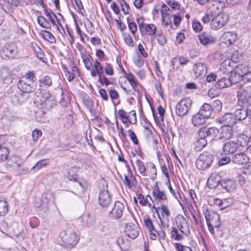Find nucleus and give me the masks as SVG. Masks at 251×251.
<instances>
[{
	"label": "nucleus",
	"mask_w": 251,
	"mask_h": 251,
	"mask_svg": "<svg viewBox=\"0 0 251 251\" xmlns=\"http://www.w3.org/2000/svg\"><path fill=\"white\" fill-rule=\"evenodd\" d=\"M27 80H20L18 82V86L19 90L24 93H30L36 89V84L34 82H27Z\"/></svg>",
	"instance_id": "10"
},
{
	"label": "nucleus",
	"mask_w": 251,
	"mask_h": 251,
	"mask_svg": "<svg viewBox=\"0 0 251 251\" xmlns=\"http://www.w3.org/2000/svg\"><path fill=\"white\" fill-rule=\"evenodd\" d=\"M248 160H249V159L247 155L243 152L237 153L234 154L231 158L232 162L238 165L243 164Z\"/></svg>",
	"instance_id": "24"
},
{
	"label": "nucleus",
	"mask_w": 251,
	"mask_h": 251,
	"mask_svg": "<svg viewBox=\"0 0 251 251\" xmlns=\"http://www.w3.org/2000/svg\"><path fill=\"white\" fill-rule=\"evenodd\" d=\"M192 105V100L186 98L179 101L176 106V112L177 116L181 117L187 114Z\"/></svg>",
	"instance_id": "6"
},
{
	"label": "nucleus",
	"mask_w": 251,
	"mask_h": 251,
	"mask_svg": "<svg viewBox=\"0 0 251 251\" xmlns=\"http://www.w3.org/2000/svg\"><path fill=\"white\" fill-rule=\"evenodd\" d=\"M144 223L145 226L148 228L150 231L155 230L152 222L150 217L146 215L143 217Z\"/></svg>",
	"instance_id": "40"
},
{
	"label": "nucleus",
	"mask_w": 251,
	"mask_h": 251,
	"mask_svg": "<svg viewBox=\"0 0 251 251\" xmlns=\"http://www.w3.org/2000/svg\"><path fill=\"white\" fill-rule=\"evenodd\" d=\"M228 17L224 13H219L215 17H213L210 23V26L212 29L216 30L223 27L227 23Z\"/></svg>",
	"instance_id": "8"
},
{
	"label": "nucleus",
	"mask_w": 251,
	"mask_h": 251,
	"mask_svg": "<svg viewBox=\"0 0 251 251\" xmlns=\"http://www.w3.org/2000/svg\"><path fill=\"white\" fill-rule=\"evenodd\" d=\"M59 237L61 239V245L68 249H72L75 247L78 242V238L75 232H72L68 233L65 231L61 232Z\"/></svg>",
	"instance_id": "2"
},
{
	"label": "nucleus",
	"mask_w": 251,
	"mask_h": 251,
	"mask_svg": "<svg viewBox=\"0 0 251 251\" xmlns=\"http://www.w3.org/2000/svg\"><path fill=\"white\" fill-rule=\"evenodd\" d=\"M9 151L6 148H0V162H2L6 160Z\"/></svg>",
	"instance_id": "43"
},
{
	"label": "nucleus",
	"mask_w": 251,
	"mask_h": 251,
	"mask_svg": "<svg viewBox=\"0 0 251 251\" xmlns=\"http://www.w3.org/2000/svg\"><path fill=\"white\" fill-rule=\"evenodd\" d=\"M236 121H242L246 119L248 117L245 108L237 109L233 113Z\"/></svg>",
	"instance_id": "32"
},
{
	"label": "nucleus",
	"mask_w": 251,
	"mask_h": 251,
	"mask_svg": "<svg viewBox=\"0 0 251 251\" xmlns=\"http://www.w3.org/2000/svg\"><path fill=\"white\" fill-rule=\"evenodd\" d=\"M111 196L107 190L101 191L99 194L98 202L100 205L103 207H106L111 203Z\"/></svg>",
	"instance_id": "11"
},
{
	"label": "nucleus",
	"mask_w": 251,
	"mask_h": 251,
	"mask_svg": "<svg viewBox=\"0 0 251 251\" xmlns=\"http://www.w3.org/2000/svg\"><path fill=\"white\" fill-rule=\"evenodd\" d=\"M104 71L107 75H112L114 74L113 69L110 64L106 63Z\"/></svg>",
	"instance_id": "64"
},
{
	"label": "nucleus",
	"mask_w": 251,
	"mask_h": 251,
	"mask_svg": "<svg viewBox=\"0 0 251 251\" xmlns=\"http://www.w3.org/2000/svg\"><path fill=\"white\" fill-rule=\"evenodd\" d=\"M200 43L204 46L211 44L215 42V39L211 35L206 33H202L199 35Z\"/></svg>",
	"instance_id": "25"
},
{
	"label": "nucleus",
	"mask_w": 251,
	"mask_h": 251,
	"mask_svg": "<svg viewBox=\"0 0 251 251\" xmlns=\"http://www.w3.org/2000/svg\"><path fill=\"white\" fill-rule=\"evenodd\" d=\"M211 106L213 107V110L217 112H219L222 107V102L218 100H216L213 101L212 106Z\"/></svg>",
	"instance_id": "52"
},
{
	"label": "nucleus",
	"mask_w": 251,
	"mask_h": 251,
	"mask_svg": "<svg viewBox=\"0 0 251 251\" xmlns=\"http://www.w3.org/2000/svg\"><path fill=\"white\" fill-rule=\"evenodd\" d=\"M74 1L77 8L78 12L80 13L82 16H84L85 10L83 8V6L81 0H74Z\"/></svg>",
	"instance_id": "46"
},
{
	"label": "nucleus",
	"mask_w": 251,
	"mask_h": 251,
	"mask_svg": "<svg viewBox=\"0 0 251 251\" xmlns=\"http://www.w3.org/2000/svg\"><path fill=\"white\" fill-rule=\"evenodd\" d=\"M80 220L82 225L85 227L93 226L95 223V217L90 213H86L83 214L80 217Z\"/></svg>",
	"instance_id": "17"
},
{
	"label": "nucleus",
	"mask_w": 251,
	"mask_h": 251,
	"mask_svg": "<svg viewBox=\"0 0 251 251\" xmlns=\"http://www.w3.org/2000/svg\"><path fill=\"white\" fill-rule=\"evenodd\" d=\"M213 14L211 13H206L202 18L201 21L204 24H208L213 18Z\"/></svg>",
	"instance_id": "57"
},
{
	"label": "nucleus",
	"mask_w": 251,
	"mask_h": 251,
	"mask_svg": "<svg viewBox=\"0 0 251 251\" xmlns=\"http://www.w3.org/2000/svg\"><path fill=\"white\" fill-rule=\"evenodd\" d=\"M192 27L194 30L198 32L202 30V26L200 22L194 21L192 23Z\"/></svg>",
	"instance_id": "58"
},
{
	"label": "nucleus",
	"mask_w": 251,
	"mask_h": 251,
	"mask_svg": "<svg viewBox=\"0 0 251 251\" xmlns=\"http://www.w3.org/2000/svg\"><path fill=\"white\" fill-rule=\"evenodd\" d=\"M250 141L249 137L245 134H239L236 139V144L237 146L241 147H246Z\"/></svg>",
	"instance_id": "29"
},
{
	"label": "nucleus",
	"mask_w": 251,
	"mask_h": 251,
	"mask_svg": "<svg viewBox=\"0 0 251 251\" xmlns=\"http://www.w3.org/2000/svg\"><path fill=\"white\" fill-rule=\"evenodd\" d=\"M169 185L168 187H169V189L171 193L178 200L179 204L181 205H182V204L181 203V201H183V197L184 198L185 200H186L184 197V195L183 194H182V195L181 196V195L180 193H179V192L178 191L177 192H176L173 189V188L171 185L170 180H169Z\"/></svg>",
	"instance_id": "36"
},
{
	"label": "nucleus",
	"mask_w": 251,
	"mask_h": 251,
	"mask_svg": "<svg viewBox=\"0 0 251 251\" xmlns=\"http://www.w3.org/2000/svg\"><path fill=\"white\" fill-rule=\"evenodd\" d=\"M8 211L7 202L5 201L0 200V216L5 215Z\"/></svg>",
	"instance_id": "38"
},
{
	"label": "nucleus",
	"mask_w": 251,
	"mask_h": 251,
	"mask_svg": "<svg viewBox=\"0 0 251 251\" xmlns=\"http://www.w3.org/2000/svg\"><path fill=\"white\" fill-rule=\"evenodd\" d=\"M221 180L218 174L213 173L207 179V186L210 189L216 188L219 185H221Z\"/></svg>",
	"instance_id": "16"
},
{
	"label": "nucleus",
	"mask_w": 251,
	"mask_h": 251,
	"mask_svg": "<svg viewBox=\"0 0 251 251\" xmlns=\"http://www.w3.org/2000/svg\"><path fill=\"white\" fill-rule=\"evenodd\" d=\"M237 97L240 105H247L251 99V85L241 88L237 92Z\"/></svg>",
	"instance_id": "4"
},
{
	"label": "nucleus",
	"mask_w": 251,
	"mask_h": 251,
	"mask_svg": "<svg viewBox=\"0 0 251 251\" xmlns=\"http://www.w3.org/2000/svg\"><path fill=\"white\" fill-rule=\"evenodd\" d=\"M162 23L165 26V27L167 29V30L169 31L172 27V21L169 16H163L162 18Z\"/></svg>",
	"instance_id": "45"
},
{
	"label": "nucleus",
	"mask_w": 251,
	"mask_h": 251,
	"mask_svg": "<svg viewBox=\"0 0 251 251\" xmlns=\"http://www.w3.org/2000/svg\"><path fill=\"white\" fill-rule=\"evenodd\" d=\"M202 211L207 224L210 223L213 224L215 227H219L220 226V217L217 212L209 209L206 204L203 205Z\"/></svg>",
	"instance_id": "3"
},
{
	"label": "nucleus",
	"mask_w": 251,
	"mask_h": 251,
	"mask_svg": "<svg viewBox=\"0 0 251 251\" xmlns=\"http://www.w3.org/2000/svg\"><path fill=\"white\" fill-rule=\"evenodd\" d=\"M241 71L239 69H236L231 72L229 77L228 78L231 85L238 83L244 76V74L241 73Z\"/></svg>",
	"instance_id": "21"
},
{
	"label": "nucleus",
	"mask_w": 251,
	"mask_h": 251,
	"mask_svg": "<svg viewBox=\"0 0 251 251\" xmlns=\"http://www.w3.org/2000/svg\"><path fill=\"white\" fill-rule=\"evenodd\" d=\"M2 52L5 56L13 57L17 53L16 47L14 43H7L4 46Z\"/></svg>",
	"instance_id": "18"
},
{
	"label": "nucleus",
	"mask_w": 251,
	"mask_h": 251,
	"mask_svg": "<svg viewBox=\"0 0 251 251\" xmlns=\"http://www.w3.org/2000/svg\"><path fill=\"white\" fill-rule=\"evenodd\" d=\"M214 156L209 151H205L201 154L196 162V166L198 169L204 170L208 168L212 164Z\"/></svg>",
	"instance_id": "1"
},
{
	"label": "nucleus",
	"mask_w": 251,
	"mask_h": 251,
	"mask_svg": "<svg viewBox=\"0 0 251 251\" xmlns=\"http://www.w3.org/2000/svg\"><path fill=\"white\" fill-rule=\"evenodd\" d=\"M208 142H209V141H208L206 138L200 137L198 134V139L197 142V147L203 148L206 146Z\"/></svg>",
	"instance_id": "44"
},
{
	"label": "nucleus",
	"mask_w": 251,
	"mask_h": 251,
	"mask_svg": "<svg viewBox=\"0 0 251 251\" xmlns=\"http://www.w3.org/2000/svg\"><path fill=\"white\" fill-rule=\"evenodd\" d=\"M36 77L33 72H29L25 75L22 80H28L27 82H32L35 83Z\"/></svg>",
	"instance_id": "55"
},
{
	"label": "nucleus",
	"mask_w": 251,
	"mask_h": 251,
	"mask_svg": "<svg viewBox=\"0 0 251 251\" xmlns=\"http://www.w3.org/2000/svg\"><path fill=\"white\" fill-rule=\"evenodd\" d=\"M123 36L124 37V39L125 42L126 44H127L128 46L133 47L134 46V42L131 37V36L126 33H124L123 34Z\"/></svg>",
	"instance_id": "42"
},
{
	"label": "nucleus",
	"mask_w": 251,
	"mask_h": 251,
	"mask_svg": "<svg viewBox=\"0 0 251 251\" xmlns=\"http://www.w3.org/2000/svg\"><path fill=\"white\" fill-rule=\"evenodd\" d=\"M152 195L155 202H158L163 203L167 200L166 192L164 191L156 193L152 192Z\"/></svg>",
	"instance_id": "27"
},
{
	"label": "nucleus",
	"mask_w": 251,
	"mask_h": 251,
	"mask_svg": "<svg viewBox=\"0 0 251 251\" xmlns=\"http://www.w3.org/2000/svg\"><path fill=\"white\" fill-rule=\"evenodd\" d=\"M145 32L149 33L150 35H152L155 33L156 27L153 24L147 25L145 27Z\"/></svg>",
	"instance_id": "49"
},
{
	"label": "nucleus",
	"mask_w": 251,
	"mask_h": 251,
	"mask_svg": "<svg viewBox=\"0 0 251 251\" xmlns=\"http://www.w3.org/2000/svg\"><path fill=\"white\" fill-rule=\"evenodd\" d=\"M233 135V130L230 126H223L221 128L220 139H229Z\"/></svg>",
	"instance_id": "23"
},
{
	"label": "nucleus",
	"mask_w": 251,
	"mask_h": 251,
	"mask_svg": "<svg viewBox=\"0 0 251 251\" xmlns=\"http://www.w3.org/2000/svg\"><path fill=\"white\" fill-rule=\"evenodd\" d=\"M37 23L38 24L42 27L47 28V29H51L50 25V23L43 16H39L37 17Z\"/></svg>",
	"instance_id": "35"
},
{
	"label": "nucleus",
	"mask_w": 251,
	"mask_h": 251,
	"mask_svg": "<svg viewBox=\"0 0 251 251\" xmlns=\"http://www.w3.org/2000/svg\"><path fill=\"white\" fill-rule=\"evenodd\" d=\"M50 161V159H44L41 160L36 163V164L33 167L32 169L35 171L38 170L40 168L49 165Z\"/></svg>",
	"instance_id": "37"
},
{
	"label": "nucleus",
	"mask_w": 251,
	"mask_h": 251,
	"mask_svg": "<svg viewBox=\"0 0 251 251\" xmlns=\"http://www.w3.org/2000/svg\"><path fill=\"white\" fill-rule=\"evenodd\" d=\"M237 38V34L233 32H225L222 37V42L227 46H231L234 44Z\"/></svg>",
	"instance_id": "15"
},
{
	"label": "nucleus",
	"mask_w": 251,
	"mask_h": 251,
	"mask_svg": "<svg viewBox=\"0 0 251 251\" xmlns=\"http://www.w3.org/2000/svg\"><path fill=\"white\" fill-rule=\"evenodd\" d=\"M89 55H86L84 56H83L82 59L86 69L88 70H91L92 69H93V65L89 58Z\"/></svg>",
	"instance_id": "48"
},
{
	"label": "nucleus",
	"mask_w": 251,
	"mask_h": 251,
	"mask_svg": "<svg viewBox=\"0 0 251 251\" xmlns=\"http://www.w3.org/2000/svg\"><path fill=\"white\" fill-rule=\"evenodd\" d=\"M148 198H149L150 200L152 201V202L153 203L154 201H153L152 198L150 195H147L146 198H145L144 196L141 194H139L138 195V199L139 200V203L141 205L143 206L147 204Z\"/></svg>",
	"instance_id": "47"
},
{
	"label": "nucleus",
	"mask_w": 251,
	"mask_h": 251,
	"mask_svg": "<svg viewBox=\"0 0 251 251\" xmlns=\"http://www.w3.org/2000/svg\"><path fill=\"white\" fill-rule=\"evenodd\" d=\"M219 133V129L215 127H203L201 128L198 133L200 137L206 138L209 142L216 140Z\"/></svg>",
	"instance_id": "5"
},
{
	"label": "nucleus",
	"mask_w": 251,
	"mask_h": 251,
	"mask_svg": "<svg viewBox=\"0 0 251 251\" xmlns=\"http://www.w3.org/2000/svg\"><path fill=\"white\" fill-rule=\"evenodd\" d=\"M231 160L230 158L227 156L222 157L219 160L218 165L220 166L225 165L229 163Z\"/></svg>",
	"instance_id": "61"
},
{
	"label": "nucleus",
	"mask_w": 251,
	"mask_h": 251,
	"mask_svg": "<svg viewBox=\"0 0 251 251\" xmlns=\"http://www.w3.org/2000/svg\"><path fill=\"white\" fill-rule=\"evenodd\" d=\"M9 165L13 167L19 168L23 163L22 159L17 155L11 156L9 160L8 161Z\"/></svg>",
	"instance_id": "30"
},
{
	"label": "nucleus",
	"mask_w": 251,
	"mask_h": 251,
	"mask_svg": "<svg viewBox=\"0 0 251 251\" xmlns=\"http://www.w3.org/2000/svg\"><path fill=\"white\" fill-rule=\"evenodd\" d=\"M133 62L138 67H141L144 64V60L139 55L134 57Z\"/></svg>",
	"instance_id": "60"
},
{
	"label": "nucleus",
	"mask_w": 251,
	"mask_h": 251,
	"mask_svg": "<svg viewBox=\"0 0 251 251\" xmlns=\"http://www.w3.org/2000/svg\"><path fill=\"white\" fill-rule=\"evenodd\" d=\"M125 206L120 201H116L112 210L109 211V216L114 219L121 218L123 215Z\"/></svg>",
	"instance_id": "9"
},
{
	"label": "nucleus",
	"mask_w": 251,
	"mask_h": 251,
	"mask_svg": "<svg viewBox=\"0 0 251 251\" xmlns=\"http://www.w3.org/2000/svg\"><path fill=\"white\" fill-rule=\"evenodd\" d=\"M172 236L176 240H180L183 238L181 234L179 233L178 229L176 227H173L171 231Z\"/></svg>",
	"instance_id": "51"
},
{
	"label": "nucleus",
	"mask_w": 251,
	"mask_h": 251,
	"mask_svg": "<svg viewBox=\"0 0 251 251\" xmlns=\"http://www.w3.org/2000/svg\"><path fill=\"white\" fill-rule=\"evenodd\" d=\"M221 186L227 192H233L236 188V182L232 179H223L221 181Z\"/></svg>",
	"instance_id": "20"
},
{
	"label": "nucleus",
	"mask_w": 251,
	"mask_h": 251,
	"mask_svg": "<svg viewBox=\"0 0 251 251\" xmlns=\"http://www.w3.org/2000/svg\"><path fill=\"white\" fill-rule=\"evenodd\" d=\"M237 147L236 142L229 141L223 144V151L226 154L233 153L236 151Z\"/></svg>",
	"instance_id": "22"
},
{
	"label": "nucleus",
	"mask_w": 251,
	"mask_h": 251,
	"mask_svg": "<svg viewBox=\"0 0 251 251\" xmlns=\"http://www.w3.org/2000/svg\"><path fill=\"white\" fill-rule=\"evenodd\" d=\"M193 71L196 77L202 78L207 72L206 65L201 62L196 63L193 66Z\"/></svg>",
	"instance_id": "13"
},
{
	"label": "nucleus",
	"mask_w": 251,
	"mask_h": 251,
	"mask_svg": "<svg viewBox=\"0 0 251 251\" xmlns=\"http://www.w3.org/2000/svg\"><path fill=\"white\" fill-rule=\"evenodd\" d=\"M136 162L139 172L141 174L145 175L146 172V168L143 162H142L140 159H137Z\"/></svg>",
	"instance_id": "53"
},
{
	"label": "nucleus",
	"mask_w": 251,
	"mask_h": 251,
	"mask_svg": "<svg viewBox=\"0 0 251 251\" xmlns=\"http://www.w3.org/2000/svg\"><path fill=\"white\" fill-rule=\"evenodd\" d=\"M170 11L171 9L165 3H163L161 9V18H163V16H169Z\"/></svg>",
	"instance_id": "54"
},
{
	"label": "nucleus",
	"mask_w": 251,
	"mask_h": 251,
	"mask_svg": "<svg viewBox=\"0 0 251 251\" xmlns=\"http://www.w3.org/2000/svg\"><path fill=\"white\" fill-rule=\"evenodd\" d=\"M41 34L42 37L46 40L53 43L55 41L54 36L49 31L47 30H41Z\"/></svg>",
	"instance_id": "39"
},
{
	"label": "nucleus",
	"mask_w": 251,
	"mask_h": 251,
	"mask_svg": "<svg viewBox=\"0 0 251 251\" xmlns=\"http://www.w3.org/2000/svg\"><path fill=\"white\" fill-rule=\"evenodd\" d=\"M144 19L143 17H141L137 19V22L139 25V29L142 34H143L144 32L145 27L146 25L144 24Z\"/></svg>",
	"instance_id": "62"
},
{
	"label": "nucleus",
	"mask_w": 251,
	"mask_h": 251,
	"mask_svg": "<svg viewBox=\"0 0 251 251\" xmlns=\"http://www.w3.org/2000/svg\"><path fill=\"white\" fill-rule=\"evenodd\" d=\"M11 98L12 103L15 105H18L22 104L27 100L28 96L20 90L19 92H13Z\"/></svg>",
	"instance_id": "14"
},
{
	"label": "nucleus",
	"mask_w": 251,
	"mask_h": 251,
	"mask_svg": "<svg viewBox=\"0 0 251 251\" xmlns=\"http://www.w3.org/2000/svg\"><path fill=\"white\" fill-rule=\"evenodd\" d=\"M219 122L225 125V126H230L232 127L236 121L233 113H226L220 119Z\"/></svg>",
	"instance_id": "19"
},
{
	"label": "nucleus",
	"mask_w": 251,
	"mask_h": 251,
	"mask_svg": "<svg viewBox=\"0 0 251 251\" xmlns=\"http://www.w3.org/2000/svg\"><path fill=\"white\" fill-rule=\"evenodd\" d=\"M125 232L128 237L133 239L136 238L139 235V228L134 224L128 223L125 226Z\"/></svg>",
	"instance_id": "12"
},
{
	"label": "nucleus",
	"mask_w": 251,
	"mask_h": 251,
	"mask_svg": "<svg viewBox=\"0 0 251 251\" xmlns=\"http://www.w3.org/2000/svg\"><path fill=\"white\" fill-rule=\"evenodd\" d=\"M127 20L129 29L133 34H134L137 30V25L135 22H129L128 18H127Z\"/></svg>",
	"instance_id": "56"
},
{
	"label": "nucleus",
	"mask_w": 251,
	"mask_h": 251,
	"mask_svg": "<svg viewBox=\"0 0 251 251\" xmlns=\"http://www.w3.org/2000/svg\"><path fill=\"white\" fill-rule=\"evenodd\" d=\"M167 3L174 10H178L180 9V5L177 1L170 0Z\"/></svg>",
	"instance_id": "59"
},
{
	"label": "nucleus",
	"mask_w": 251,
	"mask_h": 251,
	"mask_svg": "<svg viewBox=\"0 0 251 251\" xmlns=\"http://www.w3.org/2000/svg\"><path fill=\"white\" fill-rule=\"evenodd\" d=\"M39 86L41 88L48 87L52 84V79L49 75L44 76L39 80Z\"/></svg>",
	"instance_id": "33"
},
{
	"label": "nucleus",
	"mask_w": 251,
	"mask_h": 251,
	"mask_svg": "<svg viewBox=\"0 0 251 251\" xmlns=\"http://www.w3.org/2000/svg\"><path fill=\"white\" fill-rule=\"evenodd\" d=\"M117 244L120 249L126 250V243H127V239H124L122 237H119L116 241Z\"/></svg>",
	"instance_id": "50"
},
{
	"label": "nucleus",
	"mask_w": 251,
	"mask_h": 251,
	"mask_svg": "<svg viewBox=\"0 0 251 251\" xmlns=\"http://www.w3.org/2000/svg\"><path fill=\"white\" fill-rule=\"evenodd\" d=\"M206 119H207L206 118L203 117V116H201V114L198 112L193 116L192 121L194 126H198L205 123Z\"/></svg>",
	"instance_id": "28"
},
{
	"label": "nucleus",
	"mask_w": 251,
	"mask_h": 251,
	"mask_svg": "<svg viewBox=\"0 0 251 251\" xmlns=\"http://www.w3.org/2000/svg\"><path fill=\"white\" fill-rule=\"evenodd\" d=\"M35 52L37 55V57L41 61H44V56L45 54L41 49L37 47V49H35Z\"/></svg>",
	"instance_id": "63"
},
{
	"label": "nucleus",
	"mask_w": 251,
	"mask_h": 251,
	"mask_svg": "<svg viewBox=\"0 0 251 251\" xmlns=\"http://www.w3.org/2000/svg\"><path fill=\"white\" fill-rule=\"evenodd\" d=\"M54 196L52 193H44L40 200V204L37 202L36 206L41 208L44 212H46L49 210L50 205L54 202Z\"/></svg>",
	"instance_id": "7"
},
{
	"label": "nucleus",
	"mask_w": 251,
	"mask_h": 251,
	"mask_svg": "<svg viewBox=\"0 0 251 251\" xmlns=\"http://www.w3.org/2000/svg\"><path fill=\"white\" fill-rule=\"evenodd\" d=\"M43 99L41 100H40L42 101V102H44L46 105H48V102L50 100L52 101L53 100L51 93L49 91H44L43 92Z\"/></svg>",
	"instance_id": "41"
},
{
	"label": "nucleus",
	"mask_w": 251,
	"mask_h": 251,
	"mask_svg": "<svg viewBox=\"0 0 251 251\" xmlns=\"http://www.w3.org/2000/svg\"><path fill=\"white\" fill-rule=\"evenodd\" d=\"M199 112H200L201 114V115L203 116V117H205L208 119L210 118L212 114V106L207 103H204L201 106Z\"/></svg>",
	"instance_id": "26"
},
{
	"label": "nucleus",
	"mask_w": 251,
	"mask_h": 251,
	"mask_svg": "<svg viewBox=\"0 0 251 251\" xmlns=\"http://www.w3.org/2000/svg\"><path fill=\"white\" fill-rule=\"evenodd\" d=\"M231 86V82L226 77H222L215 83V86L217 89H223Z\"/></svg>",
	"instance_id": "31"
},
{
	"label": "nucleus",
	"mask_w": 251,
	"mask_h": 251,
	"mask_svg": "<svg viewBox=\"0 0 251 251\" xmlns=\"http://www.w3.org/2000/svg\"><path fill=\"white\" fill-rule=\"evenodd\" d=\"M119 66L120 68H122V72L126 75V79L130 83V85L132 86V89L134 90V91L135 87H136L137 85V82L135 81V79L134 78L133 75L130 73L127 74V73L125 72L122 65H119Z\"/></svg>",
	"instance_id": "34"
}]
</instances>
